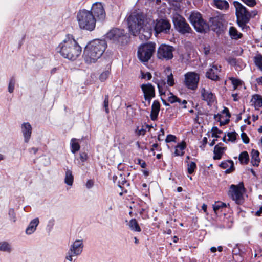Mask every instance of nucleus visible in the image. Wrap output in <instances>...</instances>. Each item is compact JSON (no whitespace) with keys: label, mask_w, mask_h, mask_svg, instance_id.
I'll return each instance as SVG.
<instances>
[{"label":"nucleus","mask_w":262,"mask_h":262,"mask_svg":"<svg viewBox=\"0 0 262 262\" xmlns=\"http://www.w3.org/2000/svg\"><path fill=\"white\" fill-rule=\"evenodd\" d=\"M129 31L134 36L139 35L142 40H147L152 35V29L155 33H168L171 27L169 21L160 19L157 20L156 23L151 18L142 13H137L130 15L127 18Z\"/></svg>","instance_id":"1"},{"label":"nucleus","mask_w":262,"mask_h":262,"mask_svg":"<svg viewBox=\"0 0 262 262\" xmlns=\"http://www.w3.org/2000/svg\"><path fill=\"white\" fill-rule=\"evenodd\" d=\"M57 52L65 58L75 60L80 55L81 48L73 35L68 34L56 48Z\"/></svg>","instance_id":"2"},{"label":"nucleus","mask_w":262,"mask_h":262,"mask_svg":"<svg viewBox=\"0 0 262 262\" xmlns=\"http://www.w3.org/2000/svg\"><path fill=\"white\" fill-rule=\"evenodd\" d=\"M106 47L105 40L96 39L90 42L84 50L85 62L88 64L95 63L102 55Z\"/></svg>","instance_id":"3"},{"label":"nucleus","mask_w":262,"mask_h":262,"mask_svg":"<svg viewBox=\"0 0 262 262\" xmlns=\"http://www.w3.org/2000/svg\"><path fill=\"white\" fill-rule=\"evenodd\" d=\"M76 19L79 28L82 30L92 31L95 28L96 19L91 11L80 9L77 13Z\"/></svg>","instance_id":"4"},{"label":"nucleus","mask_w":262,"mask_h":262,"mask_svg":"<svg viewBox=\"0 0 262 262\" xmlns=\"http://www.w3.org/2000/svg\"><path fill=\"white\" fill-rule=\"evenodd\" d=\"M234 6L235 8V13L237 17V23L242 29L246 27L252 16V14L249 12L246 8L238 2L234 1Z\"/></svg>","instance_id":"5"},{"label":"nucleus","mask_w":262,"mask_h":262,"mask_svg":"<svg viewBox=\"0 0 262 262\" xmlns=\"http://www.w3.org/2000/svg\"><path fill=\"white\" fill-rule=\"evenodd\" d=\"M189 20L198 32H204L208 29V24L202 18L201 14L198 12H192L189 17Z\"/></svg>","instance_id":"6"},{"label":"nucleus","mask_w":262,"mask_h":262,"mask_svg":"<svg viewBox=\"0 0 262 262\" xmlns=\"http://www.w3.org/2000/svg\"><path fill=\"white\" fill-rule=\"evenodd\" d=\"M156 44L154 42H148L141 45L138 49L137 55L139 59L143 62L148 61L155 51Z\"/></svg>","instance_id":"7"},{"label":"nucleus","mask_w":262,"mask_h":262,"mask_svg":"<svg viewBox=\"0 0 262 262\" xmlns=\"http://www.w3.org/2000/svg\"><path fill=\"white\" fill-rule=\"evenodd\" d=\"M244 192V184L241 182L238 185L232 184L230 186L228 195L236 204H241L244 202L243 194Z\"/></svg>","instance_id":"8"},{"label":"nucleus","mask_w":262,"mask_h":262,"mask_svg":"<svg viewBox=\"0 0 262 262\" xmlns=\"http://www.w3.org/2000/svg\"><path fill=\"white\" fill-rule=\"evenodd\" d=\"M172 21L176 29L179 33L185 34L186 33H190L192 31L189 25L181 15L177 13L173 14Z\"/></svg>","instance_id":"9"},{"label":"nucleus","mask_w":262,"mask_h":262,"mask_svg":"<svg viewBox=\"0 0 262 262\" xmlns=\"http://www.w3.org/2000/svg\"><path fill=\"white\" fill-rule=\"evenodd\" d=\"M106 37L115 43L124 44L128 40L127 35L125 33L124 30L118 28L111 30L106 34Z\"/></svg>","instance_id":"10"},{"label":"nucleus","mask_w":262,"mask_h":262,"mask_svg":"<svg viewBox=\"0 0 262 262\" xmlns=\"http://www.w3.org/2000/svg\"><path fill=\"white\" fill-rule=\"evenodd\" d=\"M175 49L173 47L166 45H161L157 50V57L161 60H169L173 57V52Z\"/></svg>","instance_id":"11"},{"label":"nucleus","mask_w":262,"mask_h":262,"mask_svg":"<svg viewBox=\"0 0 262 262\" xmlns=\"http://www.w3.org/2000/svg\"><path fill=\"white\" fill-rule=\"evenodd\" d=\"M184 77L186 87L191 90H196L200 80L199 75L195 72H190L186 73Z\"/></svg>","instance_id":"12"},{"label":"nucleus","mask_w":262,"mask_h":262,"mask_svg":"<svg viewBox=\"0 0 262 262\" xmlns=\"http://www.w3.org/2000/svg\"><path fill=\"white\" fill-rule=\"evenodd\" d=\"M141 88L144 93L145 100L147 101V103L144 102L143 103H144V106L147 107L150 105L151 100L155 96V88L150 83L142 84Z\"/></svg>","instance_id":"13"},{"label":"nucleus","mask_w":262,"mask_h":262,"mask_svg":"<svg viewBox=\"0 0 262 262\" xmlns=\"http://www.w3.org/2000/svg\"><path fill=\"white\" fill-rule=\"evenodd\" d=\"M91 12L94 17L98 20L103 21L105 19L106 13L102 4L100 2H96L93 4L91 8Z\"/></svg>","instance_id":"14"},{"label":"nucleus","mask_w":262,"mask_h":262,"mask_svg":"<svg viewBox=\"0 0 262 262\" xmlns=\"http://www.w3.org/2000/svg\"><path fill=\"white\" fill-rule=\"evenodd\" d=\"M221 66L216 64L212 65L206 73V76L212 80L216 81L219 80V74L221 71Z\"/></svg>","instance_id":"15"},{"label":"nucleus","mask_w":262,"mask_h":262,"mask_svg":"<svg viewBox=\"0 0 262 262\" xmlns=\"http://www.w3.org/2000/svg\"><path fill=\"white\" fill-rule=\"evenodd\" d=\"M21 130L24 138V142L28 143L32 134V128L31 124L28 122L23 123L21 125Z\"/></svg>","instance_id":"16"},{"label":"nucleus","mask_w":262,"mask_h":262,"mask_svg":"<svg viewBox=\"0 0 262 262\" xmlns=\"http://www.w3.org/2000/svg\"><path fill=\"white\" fill-rule=\"evenodd\" d=\"M83 248L82 241L76 240L72 245H71L69 250L73 252V255L78 256L81 254Z\"/></svg>","instance_id":"17"},{"label":"nucleus","mask_w":262,"mask_h":262,"mask_svg":"<svg viewBox=\"0 0 262 262\" xmlns=\"http://www.w3.org/2000/svg\"><path fill=\"white\" fill-rule=\"evenodd\" d=\"M201 94L202 100L207 102L208 104L214 102L215 99V95L210 90L202 88L201 90Z\"/></svg>","instance_id":"18"},{"label":"nucleus","mask_w":262,"mask_h":262,"mask_svg":"<svg viewBox=\"0 0 262 262\" xmlns=\"http://www.w3.org/2000/svg\"><path fill=\"white\" fill-rule=\"evenodd\" d=\"M222 113L226 114V118L224 120H222V119L223 117V116L222 114H218L217 115H215L214 116V119L216 121L220 122V125H223L227 124L229 122V118L230 117V115L228 108L225 107L222 111Z\"/></svg>","instance_id":"19"},{"label":"nucleus","mask_w":262,"mask_h":262,"mask_svg":"<svg viewBox=\"0 0 262 262\" xmlns=\"http://www.w3.org/2000/svg\"><path fill=\"white\" fill-rule=\"evenodd\" d=\"M39 223V219L36 217L33 219L29 223L28 226L26 229L25 232L27 235H31L36 230V227Z\"/></svg>","instance_id":"20"},{"label":"nucleus","mask_w":262,"mask_h":262,"mask_svg":"<svg viewBox=\"0 0 262 262\" xmlns=\"http://www.w3.org/2000/svg\"><path fill=\"white\" fill-rule=\"evenodd\" d=\"M220 166L223 169H226V173H230L235 169L232 160L224 161L220 164Z\"/></svg>","instance_id":"21"},{"label":"nucleus","mask_w":262,"mask_h":262,"mask_svg":"<svg viewBox=\"0 0 262 262\" xmlns=\"http://www.w3.org/2000/svg\"><path fill=\"white\" fill-rule=\"evenodd\" d=\"M160 104L158 101L155 100L153 102L150 113V118L152 120L154 121L157 119L160 110Z\"/></svg>","instance_id":"22"},{"label":"nucleus","mask_w":262,"mask_h":262,"mask_svg":"<svg viewBox=\"0 0 262 262\" xmlns=\"http://www.w3.org/2000/svg\"><path fill=\"white\" fill-rule=\"evenodd\" d=\"M13 250L11 243L7 241H0V252L10 253Z\"/></svg>","instance_id":"23"},{"label":"nucleus","mask_w":262,"mask_h":262,"mask_svg":"<svg viewBox=\"0 0 262 262\" xmlns=\"http://www.w3.org/2000/svg\"><path fill=\"white\" fill-rule=\"evenodd\" d=\"M213 4L216 8L221 10H227L229 7L228 2L226 0H213Z\"/></svg>","instance_id":"24"},{"label":"nucleus","mask_w":262,"mask_h":262,"mask_svg":"<svg viewBox=\"0 0 262 262\" xmlns=\"http://www.w3.org/2000/svg\"><path fill=\"white\" fill-rule=\"evenodd\" d=\"M251 163L254 166H258L260 163L259 152L258 150L252 149L251 152Z\"/></svg>","instance_id":"25"},{"label":"nucleus","mask_w":262,"mask_h":262,"mask_svg":"<svg viewBox=\"0 0 262 262\" xmlns=\"http://www.w3.org/2000/svg\"><path fill=\"white\" fill-rule=\"evenodd\" d=\"M229 34L232 39L238 40L243 36L242 33L238 32L236 28L234 27H230L229 29Z\"/></svg>","instance_id":"26"},{"label":"nucleus","mask_w":262,"mask_h":262,"mask_svg":"<svg viewBox=\"0 0 262 262\" xmlns=\"http://www.w3.org/2000/svg\"><path fill=\"white\" fill-rule=\"evenodd\" d=\"M74 181V176L71 170L67 169L66 171L64 183L69 186H72Z\"/></svg>","instance_id":"27"},{"label":"nucleus","mask_w":262,"mask_h":262,"mask_svg":"<svg viewBox=\"0 0 262 262\" xmlns=\"http://www.w3.org/2000/svg\"><path fill=\"white\" fill-rule=\"evenodd\" d=\"M186 148V143L185 142H182L181 143L179 144L177 146H176L175 151H174V156H183L184 155L183 150Z\"/></svg>","instance_id":"28"},{"label":"nucleus","mask_w":262,"mask_h":262,"mask_svg":"<svg viewBox=\"0 0 262 262\" xmlns=\"http://www.w3.org/2000/svg\"><path fill=\"white\" fill-rule=\"evenodd\" d=\"M128 226L130 229L134 232H139L141 231V228L135 219H132L130 220Z\"/></svg>","instance_id":"29"},{"label":"nucleus","mask_w":262,"mask_h":262,"mask_svg":"<svg viewBox=\"0 0 262 262\" xmlns=\"http://www.w3.org/2000/svg\"><path fill=\"white\" fill-rule=\"evenodd\" d=\"M252 101L254 107L258 109L262 106V97L258 95H255L253 96Z\"/></svg>","instance_id":"30"},{"label":"nucleus","mask_w":262,"mask_h":262,"mask_svg":"<svg viewBox=\"0 0 262 262\" xmlns=\"http://www.w3.org/2000/svg\"><path fill=\"white\" fill-rule=\"evenodd\" d=\"M165 72L166 73H170L169 75H167V83L170 86H172L174 84V80L172 74L171 73V69L169 67L166 68Z\"/></svg>","instance_id":"31"},{"label":"nucleus","mask_w":262,"mask_h":262,"mask_svg":"<svg viewBox=\"0 0 262 262\" xmlns=\"http://www.w3.org/2000/svg\"><path fill=\"white\" fill-rule=\"evenodd\" d=\"M71 151L73 153H75L78 151L80 149V145L77 142V140L76 138H72L71 141Z\"/></svg>","instance_id":"32"},{"label":"nucleus","mask_w":262,"mask_h":262,"mask_svg":"<svg viewBox=\"0 0 262 262\" xmlns=\"http://www.w3.org/2000/svg\"><path fill=\"white\" fill-rule=\"evenodd\" d=\"M249 155L247 151L241 152L239 156V160L242 164H247L249 162Z\"/></svg>","instance_id":"33"},{"label":"nucleus","mask_w":262,"mask_h":262,"mask_svg":"<svg viewBox=\"0 0 262 262\" xmlns=\"http://www.w3.org/2000/svg\"><path fill=\"white\" fill-rule=\"evenodd\" d=\"M254 62L261 71H262V55L260 54L257 55L254 58Z\"/></svg>","instance_id":"34"},{"label":"nucleus","mask_w":262,"mask_h":262,"mask_svg":"<svg viewBox=\"0 0 262 262\" xmlns=\"http://www.w3.org/2000/svg\"><path fill=\"white\" fill-rule=\"evenodd\" d=\"M8 216L10 221L13 223H15L17 221L16 213L13 208H10L8 210Z\"/></svg>","instance_id":"35"},{"label":"nucleus","mask_w":262,"mask_h":262,"mask_svg":"<svg viewBox=\"0 0 262 262\" xmlns=\"http://www.w3.org/2000/svg\"><path fill=\"white\" fill-rule=\"evenodd\" d=\"M15 82V79L14 77H11L10 79L8 88V92L10 93H12L14 92Z\"/></svg>","instance_id":"36"},{"label":"nucleus","mask_w":262,"mask_h":262,"mask_svg":"<svg viewBox=\"0 0 262 262\" xmlns=\"http://www.w3.org/2000/svg\"><path fill=\"white\" fill-rule=\"evenodd\" d=\"M229 79L231 81L234 90H236L239 85L242 84V81L234 77H229Z\"/></svg>","instance_id":"37"},{"label":"nucleus","mask_w":262,"mask_h":262,"mask_svg":"<svg viewBox=\"0 0 262 262\" xmlns=\"http://www.w3.org/2000/svg\"><path fill=\"white\" fill-rule=\"evenodd\" d=\"M223 144L220 143L215 146L213 153L220 154L223 155L225 148L222 147Z\"/></svg>","instance_id":"38"},{"label":"nucleus","mask_w":262,"mask_h":262,"mask_svg":"<svg viewBox=\"0 0 262 262\" xmlns=\"http://www.w3.org/2000/svg\"><path fill=\"white\" fill-rule=\"evenodd\" d=\"M196 168V165L195 162H191L187 164L188 172L192 174Z\"/></svg>","instance_id":"39"},{"label":"nucleus","mask_w":262,"mask_h":262,"mask_svg":"<svg viewBox=\"0 0 262 262\" xmlns=\"http://www.w3.org/2000/svg\"><path fill=\"white\" fill-rule=\"evenodd\" d=\"M123 173L122 172L119 174V180L117 181L118 186L120 188L122 187V185H124L125 184L127 183L125 178L123 177Z\"/></svg>","instance_id":"40"},{"label":"nucleus","mask_w":262,"mask_h":262,"mask_svg":"<svg viewBox=\"0 0 262 262\" xmlns=\"http://www.w3.org/2000/svg\"><path fill=\"white\" fill-rule=\"evenodd\" d=\"M170 96L168 98V101L171 103H173L176 102H178L180 104H181V100L178 98L177 96H174L171 93H170Z\"/></svg>","instance_id":"41"},{"label":"nucleus","mask_w":262,"mask_h":262,"mask_svg":"<svg viewBox=\"0 0 262 262\" xmlns=\"http://www.w3.org/2000/svg\"><path fill=\"white\" fill-rule=\"evenodd\" d=\"M237 135L238 134L235 132L228 133L227 134V136L228 137V141L234 142L236 139V137Z\"/></svg>","instance_id":"42"},{"label":"nucleus","mask_w":262,"mask_h":262,"mask_svg":"<svg viewBox=\"0 0 262 262\" xmlns=\"http://www.w3.org/2000/svg\"><path fill=\"white\" fill-rule=\"evenodd\" d=\"M108 102H109V96L108 95H106L105 96V99L103 102V107L105 110V112L106 113H109V108H108Z\"/></svg>","instance_id":"43"},{"label":"nucleus","mask_w":262,"mask_h":262,"mask_svg":"<svg viewBox=\"0 0 262 262\" xmlns=\"http://www.w3.org/2000/svg\"><path fill=\"white\" fill-rule=\"evenodd\" d=\"M226 207V204L223 202H218L213 205V209L215 212L221 208Z\"/></svg>","instance_id":"44"},{"label":"nucleus","mask_w":262,"mask_h":262,"mask_svg":"<svg viewBox=\"0 0 262 262\" xmlns=\"http://www.w3.org/2000/svg\"><path fill=\"white\" fill-rule=\"evenodd\" d=\"M158 88L159 89V93L161 95L165 94V91L164 90V87L165 86V83L164 82H161V83H158L157 84Z\"/></svg>","instance_id":"45"},{"label":"nucleus","mask_w":262,"mask_h":262,"mask_svg":"<svg viewBox=\"0 0 262 262\" xmlns=\"http://www.w3.org/2000/svg\"><path fill=\"white\" fill-rule=\"evenodd\" d=\"M110 73V72L109 70H106L104 72H102L100 75V80L101 81H104L105 80H106L108 78Z\"/></svg>","instance_id":"46"},{"label":"nucleus","mask_w":262,"mask_h":262,"mask_svg":"<svg viewBox=\"0 0 262 262\" xmlns=\"http://www.w3.org/2000/svg\"><path fill=\"white\" fill-rule=\"evenodd\" d=\"M239 59H236L235 58H229L227 59V61L231 66L235 67L237 66V63L239 62Z\"/></svg>","instance_id":"47"},{"label":"nucleus","mask_w":262,"mask_h":262,"mask_svg":"<svg viewBox=\"0 0 262 262\" xmlns=\"http://www.w3.org/2000/svg\"><path fill=\"white\" fill-rule=\"evenodd\" d=\"M176 139V137L172 135H168L167 136V137L165 139V142L166 143H169L171 142H175Z\"/></svg>","instance_id":"48"},{"label":"nucleus","mask_w":262,"mask_h":262,"mask_svg":"<svg viewBox=\"0 0 262 262\" xmlns=\"http://www.w3.org/2000/svg\"><path fill=\"white\" fill-rule=\"evenodd\" d=\"M152 77L151 74L149 72L144 73L141 72V78L143 79H146L147 80H150Z\"/></svg>","instance_id":"49"},{"label":"nucleus","mask_w":262,"mask_h":262,"mask_svg":"<svg viewBox=\"0 0 262 262\" xmlns=\"http://www.w3.org/2000/svg\"><path fill=\"white\" fill-rule=\"evenodd\" d=\"M241 138L243 142L245 144H248L249 142V139L245 133L243 132L241 134Z\"/></svg>","instance_id":"50"},{"label":"nucleus","mask_w":262,"mask_h":262,"mask_svg":"<svg viewBox=\"0 0 262 262\" xmlns=\"http://www.w3.org/2000/svg\"><path fill=\"white\" fill-rule=\"evenodd\" d=\"M246 64L242 61L241 59H239L237 66L235 67L236 70H240L245 67Z\"/></svg>","instance_id":"51"},{"label":"nucleus","mask_w":262,"mask_h":262,"mask_svg":"<svg viewBox=\"0 0 262 262\" xmlns=\"http://www.w3.org/2000/svg\"><path fill=\"white\" fill-rule=\"evenodd\" d=\"M73 256H75V255H73V252H72L71 251L69 250V251L67 253L66 258V259H67L68 260H69L70 261H72Z\"/></svg>","instance_id":"52"},{"label":"nucleus","mask_w":262,"mask_h":262,"mask_svg":"<svg viewBox=\"0 0 262 262\" xmlns=\"http://www.w3.org/2000/svg\"><path fill=\"white\" fill-rule=\"evenodd\" d=\"M55 220L53 219L50 220L48 221L47 227L51 230L54 225Z\"/></svg>","instance_id":"53"},{"label":"nucleus","mask_w":262,"mask_h":262,"mask_svg":"<svg viewBox=\"0 0 262 262\" xmlns=\"http://www.w3.org/2000/svg\"><path fill=\"white\" fill-rule=\"evenodd\" d=\"M137 134L138 135H144L146 133V129L143 128L142 127L141 129L138 128L137 130L136 131Z\"/></svg>","instance_id":"54"},{"label":"nucleus","mask_w":262,"mask_h":262,"mask_svg":"<svg viewBox=\"0 0 262 262\" xmlns=\"http://www.w3.org/2000/svg\"><path fill=\"white\" fill-rule=\"evenodd\" d=\"M210 48L209 46H205L203 48V53L205 55H208L210 53Z\"/></svg>","instance_id":"55"},{"label":"nucleus","mask_w":262,"mask_h":262,"mask_svg":"<svg viewBox=\"0 0 262 262\" xmlns=\"http://www.w3.org/2000/svg\"><path fill=\"white\" fill-rule=\"evenodd\" d=\"M93 185H94V182L91 180H88L85 185V186L88 189L91 188L93 186Z\"/></svg>","instance_id":"56"},{"label":"nucleus","mask_w":262,"mask_h":262,"mask_svg":"<svg viewBox=\"0 0 262 262\" xmlns=\"http://www.w3.org/2000/svg\"><path fill=\"white\" fill-rule=\"evenodd\" d=\"M87 154L83 152L80 154V158L82 162H84L87 160Z\"/></svg>","instance_id":"57"},{"label":"nucleus","mask_w":262,"mask_h":262,"mask_svg":"<svg viewBox=\"0 0 262 262\" xmlns=\"http://www.w3.org/2000/svg\"><path fill=\"white\" fill-rule=\"evenodd\" d=\"M138 164L140 165V166L142 168L146 167V163L140 159H138Z\"/></svg>","instance_id":"58"},{"label":"nucleus","mask_w":262,"mask_h":262,"mask_svg":"<svg viewBox=\"0 0 262 262\" xmlns=\"http://www.w3.org/2000/svg\"><path fill=\"white\" fill-rule=\"evenodd\" d=\"M214 155L213 156L214 160H219V159H221L222 156V154H216V153H214Z\"/></svg>","instance_id":"59"},{"label":"nucleus","mask_w":262,"mask_h":262,"mask_svg":"<svg viewBox=\"0 0 262 262\" xmlns=\"http://www.w3.org/2000/svg\"><path fill=\"white\" fill-rule=\"evenodd\" d=\"M29 150L31 153H33L34 154H35L38 151V148L35 147H32L29 149Z\"/></svg>","instance_id":"60"},{"label":"nucleus","mask_w":262,"mask_h":262,"mask_svg":"<svg viewBox=\"0 0 262 262\" xmlns=\"http://www.w3.org/2000/svg\"><path fill=\"white\" fill-rule=\"evenodd\" d=\"M256 215L260 216L262 215V206L260 207L259 209L255 213Z\"/></svg>","instance_id":"61"},{"label":"nucleus","mask_w":262,"mask_h":262,"mask_svg":"<svg viewBox=\"0 0 262 262\" xmlns=\"http://www.w3.org/2000/svg\"><path fill=\"white\" fill-rule=\"evenodd\" d=\"M237 95H238L237 93H234V94H232V96L233 100L234 101H236L238 100Z\"/></svg>","instance_id":"62"},{"label":"nucleus","mask_w":262,"mask_h":262,"mask_svg":"<svg viewBox=\"0 0 262 262\" xmlns=\"http://www.w3.org/2000/svg\"><path fill=\"white\" fill-rule=\"evenodd\" d=\"M207 138L206 137H204L202 140L203 145L205 146L207 143Z\"/></svg>","instance_id":"63"},{"label":"nucleus","mask_w":262,"mask_h":262,"mask_svg":"<svg viewBox=\"0 0 262 262\" xmlns=\"http://www.w3.org/2000/svg\"><path fill=\"white\" fill-rule=\"evenodd\" d=\"M256 81L258 83V84L262 85V76L259 78H257Z\"/></svg>","instance_id":"64"}]
</instances>
